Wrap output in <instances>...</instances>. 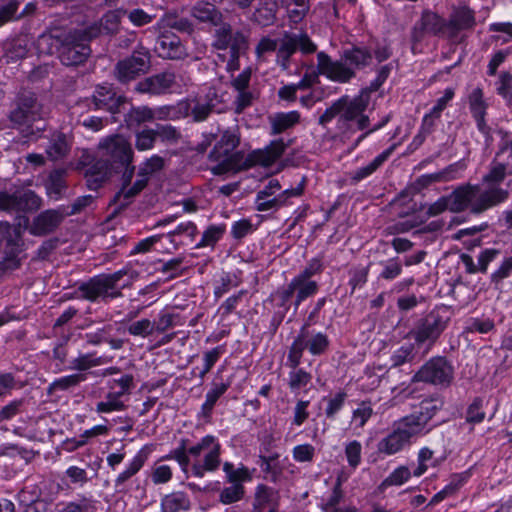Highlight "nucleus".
<instances>
[{
	"label": "nucleus",
	"instance_id": "obj_1",
	"mask_svg": "<svg viewBox=\"0 0 512 512\" xmlns=\"http://www.w3.org/2000/svg\"><path fill=\"white\" fill-rule=\"evenodd\" d=\"M506 167L502 164H495L489 173L483 178L480 186H462L456 189L450 196L442 197L430 205L428 213L436 216L446 209L453 212H460L470 208L474 212L486 210L507 198V190L501 187Z\"/></svg>",
	"mask_w": 512,
	"mask_h": 512
},
{
	"label": "nucleus",
	"instance_id": "obj_2",
	"mask_svg": "<svg viewBox=\"0 0 512 512\" xmlns=\"http://www.w3.org/2000/svg\"><path fill=\"white\" fill-rule=\"evenodd\" d=\"M188 439H181L179 446L172 450L164 459L176 460L183 471L191 464L190 456L198 457L205 452L203 461H195L191 472L195 477L202 478L207 472H215L221 464V444L213 435L204 436L198 443L188 447Z\"/></svg>",
	"mask_w": 512,
	"mask_h": 512
},
{
	"label": "nucleus",
	"instance_id": "obj_3",
	"mask_svg": "<svg viewBox=\"0 0 512 512\" xmlns=\"http://www.w3.org/2000/svg\"><path fill=\"white\" fill-rule=\"evenodd\" d=\"M368 104L367 90H361L355 97L343 96L326 109L320 116L319 123L326 125L336 117L338 129L344 133L364 130L369 124V118L364 114Z\"/></svg>",
	"mask_w": 512,
	"mask_h": 512
},
{
	"label": "nucleus",
	"instance_id": "obj_4",
	"mask_svg": "<svg viewBox=\"0 0 512 512\" xmlns=\"http://www.w3.org/2000/svg\"><path fill=\"white\" fill-rule=\"evenodd\" d=\"M239 144L237 130H225L214 149L209 154V159L214 164L211 171L215 175L235 173L244 168L243 154L236 151Z\"/></svg>",
	"mask_w": 512,
	"mask_h": 512
},
{
	"label": "nucleus",
	"instance_id": "obj_5",
	"mask_svg": "<svg viewBox=\"0 0 512 512\" xmlns=\"http://www.w3.org/2000/svg\"><path fill=\"white\" fill-rule=\"evenodd\" d=\"M126 274V270H119L113 274L95 277L81 286L82 296L88 300L100 297L116 298L121 294L120 289L128 285V282L120 283Z\"/></svg>",
	"mask_w": 512,
	"mask_h": 512
},
{
	"label": "nucleus",
	"instance_id": "obj_6",
	"mask_svg": "<svg viewBox=\"0 0 512 512\" xmlns=\"http://www.w3.org/2000/svg\"><path fill=\"white\" fill-rule=\"evenodd\" d=\"M419 434L402 417L394 423L392 431L377 443V452L385 456L395 455L410 446Z\"/></svg>",
	"mask_w": 512,
	"mask_h": 512
},
{
	"label": "nucleus",
	"instance_id": "obj_7",
	"mask_svg": "<svg viewBox=\"0 0 512 512\" xmlns=\"http://www.w3.org/2000/svg\"><path fill=\"white\" fill-rule=\"evenodd\" d=\"M96 37L95 34L87 32H70L61 40L59 47V58L65 65H78L86 60L90 54L87 42Z\"/></svg>",
	"mask_w": 512,
	"mask_h": 512
},
{
	"label": "nucleus",
	"instance_id": "obj_8",
	"mask_svg": "<svg viewBox=\"0 0 512 512\" xmlns=\"http://www.w3.org/2000/svg\"><path fill=\"white\" fill-rule=\"evenodd\" d=\"M98 151L103 161L112 167L129 166L133 159V150L130 142L121 135L109 136L102 139Z\"/></svg>",
	"mask_w": 512,
	"mask_h": 512
},
{
	"label": "nucleus",
	"instance_id": "obj_9",
	"mask_svg": "<svg viewBox=\"0 0 512 512\" xmlns=\"http://www.w3.org/2000/svg\"><path fill=\"white\" fill-rule=\"evenodd\" d=\"M10 117L14 123L20 126L21 132L25 136H32L35 132L45 129L41 106L32 98L20 104Z\"/></svg>",
	"mask_w": 512,
	"mask_h": 512
},
{
	"label": "nucleus",
	"instance_id": "obj_10",
	"mask_svg": "<svg viewBox=\"0 0 512 512\" xmlns=\"http://www.w3.org/2000/svg\"><path fill=\"white\" fill-rule=\"evenodd\" d=\"M328 346L329 340L326 334L303 328L290 348L289 360L293 365H297L305 349L312 355H320Z\"/></svg>",
	"mask_w": 512,
	"mask_h": 512
},
{
	"label": "nucleus",
	"instance_id": "obj_11",
	"mask_svg": "<svg viewBox=\"0 0 512 512\" xmlns=\"http://www.w3.org/2000/svg\"><path fill=\"white\" fill-rule=\"evenodd\" d=\"M454 368L442 356H436L423 364L414 376L417 382L426 384H449L453 380Z\"/></svg>",
	"mask_w": 512,
	"mask_h": 512
},
{
	"label": "nucleus",
	"instance_id": "obj_12",
	"mask_svg": "<svg viewBox=\"0 0 512 512\" xmlns=\"http://www.w3.org/2000/svg\"><path fill=\"white\" fill-rule=\"evenodd\" d=\"M317 72L336 83H347L355 77V71L346 63L343 55L335 60L323 51L317 54Z\"/></svg>",
	"mask_w": 512,
	"mask_h": 512
},
{
	"label": "nucleus",
	"instance_id": "obj_13",
	"mask_svg": "<svg viewBox=\"0 0 512 512\" xmlns=\"http://www.w3.org/2000/svg\"><path fill=\"white\" fill-rule=\"evenodd\" d=\"M443 400L435 395L429 399H424L420 403V410L415 411L410 415L404 417L409 425L419 434L424 436L431 431V427H427L428 423L435 416V414L443 408Z\"/></svg>",
	"mask_w": 512,
	"mask_h": 512
},
{
	"label": "nucleus",
	"instance_id": "obj_14",
	"mask_svg": "<svg viewBox=\"0 0 512 512\" xmlns=\"http://www.w3.org/2000/svg\"><path fill=\"white\" fill-rule=\"evenodd\" d=\"M41 199L32 191H17L13 194L0 192V209L8 212L33 211L39 209Z\"/></svg>",
	"mask_w": 512,
	"mask_h": 512
},
{
	"label": "nucleus",
	"instance_id": "obj_15",
	"mask_svg": "<svg viewBox=\"0 0 512 512\" xmlns=\"http://www.w3.org/2000/svg\"><path fill=\"white\" fill-rule=\"evenodd\" d=\"M297 50L303 54H311L317 50V45L305 33L300 34H286L281 40L278 57L282 59L283 67H286V61Z\"/></svg>",
	"mask_w": 512,
	"mask_h": 512
},
{
	"label": "nucleus",
	"instance_id": "obj_16",
	"mask_svg": "<svg viewBox=\"0 0 512 512\" xmlns=\"http://www.w3.org/2000/svg\"><path fill=\"white\" fill-rule=\"evenodd\" d=\"M149 67L150 57L148 52L138 51L118 63L117 77L120 81L127 82L141 74H145Z\"/></svg>",
	"mask_w": 512,
	"mask_h": 512
},
{
	"label": "nucleus",
	"instance_id": "obj_17",
	"mask_svg": "<svg viewBox=\"0 0 512 512\" xmlns=\"http://www.w3.org/2000/svg\"><path fill=\"white\" fill-rule=\"evenodd\" d=\"M445 329V323L438 316L430 315L424 319L412 332L415 342L430 350L440 334Z\"/></svg>",
	"mask_w": 512,
	"mask_h": 512
},
{
	"label": "nucleus",
	"instance_id": "obj_18",
	"mask_svg": "<svg viewBox=\"0 0 512 512\" xmlns=\"http://www.w3.org/2000/svg\"><path fill=\"white\" fill-rule=\"evenodd\" d=\"M131 386H110L104 395V399L96 404V412L99 414L111 413L114 411H123L126 408V402L131 394Z\"/></svg>",
	"mask_w": 512,
	"mask_h": 512
},
{
	"label": "nucleus",
	"instance_id": "obj_19",
	"mask_svg": "<svg viewBox=\"0 0 512 512\" xmlns=\"http://www.w3.org/2000/svg\"><path fill=\"white\" fill-rule=\"evenodd\" d=\"M197 227L193 222H182L173 231L163 234V241H168L169 245L163 247L167 253H171L180 246L191 244L196 237Z\"/></svg>",
	"mask_w": 512,
	"mask_h": 512
},
{
	"label": "nucleus",
	"instance_id": "obj_20",
	"mask_svg": "<svg viewBox=\"0 0 512 512\" xmlns=\"http://www.w3.org/2000/svg\"><path fill=\"white\" fill-rule=\"evenodd\" d=\"M414 34L416 39H420L424 34L450 36V25L436 13L425 11L415 26Z\"/></svg>",
	"mask_w": 512,
	"mask_h": 512
},
{
	"label": "nucleus",
	"instance_id": "obj_21",
	"mask_svg": "<svg viewBox=\"0 0 512 512\" xmlns=\"http://www.w3.org/2000/svg\"><path fill=\"white\" fill-rule=\"evenodd\" d=\"M178 84L173 73H163L147 78L137 84V90L141 93L161 94L167 91L176 92Z\"/></svg>",
	"mask_w": 512,
	"mask_h": 512
},
{
	"label": "nucleus",
	"instance_id": "obj_22",
	"mask_svg": "<svg viewBox=\"0 0 512 512\" xmlns=\"http://www.w3.org/2000/svg\"><path fill=\"white\" fill-rule=\"evenodd\" d=\"M151 451L148 445L143 446L128 463L126 468L116 477L114 485L118 492L124 491L126 482L143 468Z\"/></svg>",
	"mask_w": 512,
	"mask_h": 512
},
{
	"label": "nucleus",
	"instance_id": "obj_23",
	"mask_svg": "<svg viewBox=\"0 0 512 512\" xmlns=\"http://www.w3.org/2000/svg\"><path fill=\"white\" fill-rule=\"evenodd\" d=\"M163 166V159L159 156H152L148 159L139 169L138 179L134 183L132 187L123 186L120 191V194L124 195V197L128 198L134 196L138 192H140L147 184L148 176L158 170H160Z\"/></svg>",
	"mask_w": 512,
	"mask_h": 512
},
{
	"label": "nucleus",
	"instance_id": "obj_24",
	"mask_svg": "<svg viewBox=\"0 0 512 512\" xmlns=\"http://www.w3.org/2000/svg\"><path fill=\"white\" fill-rule=\"evenodd\" d=\"M158 55L162 58L180 59L186 56V49L176 35H161L155 47Z\"/></svg>",
	"mask_w": 512,
	"mask_h": 512
},
{
	"label": "nucleus",
	"instance_id": "obj_25",
	"mask_svg": "<svg viewBox=\"0 0 512 512\" xmlns=\"http://www.w3.org/2000/svg\"><path fill=\"white\" fill-rule=\"evenodd\" d=\"M285 144L282 140L273 141L268 147L256 150L249 156V163L252 165L270 166L276 162L285 151Z\"/></svg>",
	"mask_w": 512,
	"mask_h": 512
},
{
	"label": "nucleus",
	"instance_id": "obj_26",
	"mask_svg": "<svg viewBox=\"0 0 512 512\" xmlns=\"http://www.w3.org/2000/svg\"><path fill=\"white\" fill-rule=\"evenodd\" d=\"M317 283L311 279H305L299 276L294 277L283 293V298L288 300L297 292L296 306L306 298L314 295L317 291Z\"/></svg>",
	"mask_w": 512,
	"mask_h": 512
},
{
	"label": "nucleus",
	"instance_id": "obj_27",
	"mask_svg": "<svg viewBox=\"0 0 512 512\" xmlns=\"http://www.w3.org/2000/svg\"><path fill=\"white\" fill-rule=\"evenodd\" d=\"M278 492L265 484H259L255 488L252 511H266L278 509Z\"/></svg>",
	"mask_w": 512,
	"mask_h": 512
},
{
	"label": "nucleus",
	"instance_id": "obj_28",
	"mask_svg": "<svg viewBox=\"0 0 512 512\" xmlns=\"http://www.w3.org/2000/svg\"><path fill=\"white\" fill-rule=\"evenodd\" d=\"M122 102V97H117L110 85L98 86L93 95V103L96 109H107L115 113L119 110Z\"/></svg>",
	"mask_w": 512,
	"mask_h": 512
},
{
	"label": "nucleus",
	"instance_id": "obj_29",
	"mask_svg": "<svg viewBox=\"0 0 512 512\" xmlns=\"http://www.w3.org/2000/svg\"><path fill=\"white\" fill-rule=\"evenodd\" d=\"M246 49V37L240 32L235 33L231 48L224 53H218L219 58H221L223 61L226 60V54L229 55V59L227 60L226 64L227 71L234 72L239 69V56L244 53Z\"/></svg>",
	"mask_w": 512,
	"mask_h": 512
},
{
	"label": "nucleus",
	"instance_id": "obj_30",
	"mask_svg": "<svg viewBox=\"0 0 512 512\" xmlns=\"http://www.w3.org/2000/svg\"><path fill=\"white\" fill-rule=\"evenodd\" d=\"M61 221V215L54 210H47L38 215L30 227V233L41 236L53 231Z\"/></svg>",
	"mask_w": 512,
	"mask_h": 512
},
{
	"label": "nucleus",
	"instance_id": "obj_31",
	"mask_svg": "<svg viewBox=\"0 0 512 512\" xmlns=\"http://www.w3.org/2000/svg\"><path fill=\"white\" fill-rule=\"evenodd\" d=\"M305 180L302 181L294 188L286 189L278 193L273 199H268L267 202H261L259 211H268L274 208L281 207L288 204V200L292 197H300L304 192Z\"/></svg>",
	"mask_w": 512,
	"mask_h": 512
},
{
	"label": "nucleus",
	"instance_id": "obj_32",
	"mask_svg": "<svg viewBox=\"0 0 512 512\" xmlns=\"http://www.w3.org/2000/svg\"><path fill=\"white\" fill-rule=\"evenodd\" d=\"M161 512L188 511L191 507L189 496L182 491L172 492L161 499Z\"/></svg>",
	"mask_w": 512,
	"mask_h": 512
},
{
	"label": "nucleus",
	"instance_id": "obj_33",
	"mask_svg": "<svg viewBox=\"0 0 512 512\" xmlns=\"http://www.w3.org/2000/svg\"><path fill=\"white\" fill-rule=\"evenodd\" d=\"M453 97L454 90L451 88H447L444 91L443 96L437 100L435 106L431 109V111L424 116L422 122V130L425 133L431 132L435 124V120L440 117L442 111L446 108L447 104L453 99Z\"/></svg>",
	"mask_w": 512,
	"mask_h": 512
},
{
	"label": "nucleus",
	"instance_id": "obj_34",
	"mask_svg": "<svg viewBox=\"0 0 512 512\" xmlns=\"http://www.w3.org/2000/svg\"><path fill=\"white\" fill-rule=\"evenodd\" d=\"M71 138L63 133H56L46 147V154L51 160H58L67 155L71 148Z\"/></svg>",
	"mask_w": 512,
	"mask_h": 512
},
{
	"label": "nucleus",
	"instance_id": "obj_35",
	"mask_svg": "<svg viewBox=\"0 0 512 512\" xmlns=\"http://www.w3.org/2000/svg\"><path fill=\"white\" fill-rule=\"evenodd\" d=\"M342 55L346 63L351 66L355 72L365 68L372 63L371 53L363 47H353L351 49H347L343 52Z\"/></svg>",
	"mask_w": 512,
	"mask_h": 512
},
{
	"label": "nucleus",
	"instance_id": "obj_36",
	"mask_svg": "<svg viewBox=\"0 0 512 512\" xmlns=\"http://www.w3.org/2000/svg\"><path fill=\"white\" fill-rule=\"evenodd\" d=\"M300 121V114L297 111L280 112L270 117V124L273 134H280Z\"/></svg>",
	"mask_w": 512,
	"mask_h": 512
},
{
	"label": "nucleus",
	"instance_id": "obj_37",
	"mask_svg": "<svg viewBox=\"0 0 512 512\" xmlns=\"http://www.w3.org/2000/svg\"><path fill=\"white\" fill-rule=\"evenodd\" d=\"M192 14L197 20L213 26H218L222 20L221 13L213 4L208 2L197 3L192 10Z\"/></svg>",
	"mask_w": 512,
	"mask_h": 512
},
{
	"label": "nucleus",
	"instance_id": "obj_38",
	"mask_svg": "<svg viewBox=\"0 0 512 512\" xmlns=\"http://www.w3.org/2000/svg\"><path fill=\"white\" fill-rule=\"evenodd\" d=\"M413 475V471L409 469L408 466L400 465L396 467L378 486V490L380 492H384L387 488L392 486H402L407 483L411 476Z\"/></svg>",
	"mask_w": 512,
	"mask_h": 512
},
{
	"label": "nucleus",
	"instance_id": "obj_39",
	"mask_svg": "<svg viewBox=\"0 0 512 512\" xmlns=\"http://www.w3.org/2000/svg\"><path fill=\"white\" fill-rule=\"evenodd\" d=\"M444 461V458H435L434 452L428 448L423 447L419 450L417 455V466L413 470V476L420 477L426 471L429 467L436 468L441 465V463Z\"/></svg>",
	"mask_w": 512,
	"mask_h": 512
},
{
	"label": "nucleus",
	"instance_id": "obj_40",
	"mask_svg": "<svg viewBox=\"0 0 512 512\" xmlns=\"http://www.w3.org/2000/svg\"><path fill=\"white\" fill-rule=\"evenodd\" d=\"M125 14L124 10H113L107 12L103 18L101 19V23L99 27L91 28L88 33L95 34L96 36L102 32L105 33H115L118 31L120 27V20L122 16Z\"/></svg>",
	"mask_w": 512,
	"mask_h": 512
},
{
	"label": "nucleus",
	"instance_id": "obj_41",
	"mask_svg": "<svg viewBox=\"0 0 512 512\" xmlns=\"http://www.w3.org/2000/svg\"><path fill=\"white\" fill-rule=\"evenodd\" d=\"M448 25L450 36H453L458 30L471 28L474 25V15L467 7H461L454 11Z\"/></svg>",
	"mask_w": 512,
	"mask_h": 512
},
{
	"label": "nucleus",
	"instance_id": "obj_42",
	"mask_svg": "<svg viewBox=\"0 0 512 512\" xmlns=\"http://www.w3.org/2000/svg\"><path fill=\"white\" fill-rule=\"evenodd\" d=\"M289 20L293 23L301 22L309 11V0H283Z\"/></svg>",
	"mask_w": 512,
	"mask_h": 512
},
{
	"label": "nucleus",
	"instance_id": "obj_43",
	"mask_svg": "<svg viewBox=\"0 0 512 512\" xmlns=\"http://www.w3.org/2000/svg\"><path fill=\"white\" fill-rule=\"evenodd\" d=\"M470 102V109L472 111V114L477 122L478 128L485 132V122H484V115H485V103L483 101V94L480 89H475L471 93L469 97Z\"/></svg>",
	"mask_w": 512,
	"mask_h": 512
},
{
	"label": "nucleus",
	"instance_id": "obj_44",
	"mask_svg": "<svg viewBox=\"0 0 512 512\" xmlns=\"http://www.w3.org/2000/svg\"><path fill=\"white\" fill-rule=\"evenodd\" d=\"M223 471L225 472L227 482L230 484L250 482L252 480V474L249 469L241 465L238 468L234 467L231 462H225L223 464Z\"/></svg>",
	"mask_w": 512,
	"mask_h": 512
},
{
	"label": "nucleus",
	"instance_id": "obj_45",
	"mask_svg": "<svg viewBox=\"0 0 512 512\" xmlns=\"http://www.w3.org/2000/svg\"><path fill=\"white\" fill-rule=\"evenodd\" d=\"M392 148L383 151L371 163L354 171L352 179L361 181L374 173L391 155Z\"/></svg>",
	"mask_w": 512,
	"mask_h": 512
},
{
	"label": "nucleus",
	"instance_id": "obj_46",
	"mask_svg": "<svg viewBox=\"0 0 512 512\" xmlns=\"http://www.w3.org/2000/svg\"><path fill=\"white\" fill-rule=\"evenodd\" d=\"M245 487L241 483H234L224 487L219 494V501L224 505L239 502L245 497Z\"/></svg>",
	"mask_w": 512,
	"mask_h": 512
},
{
	"label": "nucleus",
	"instance_id": "obj_47",
	"mask_svg": "<svg viewBox=\"0 0 512 512\" xmlns=\"http://www.w3.org/2000/svg\"><path fill=\"white\" fill-rule=\"evenodd\" d=\"M259 465L263 472L270 475L273 482H276L282 473V468L279 464V454L277 453L268 456L260 455Z\"/></svg>",
	"mask_w": 512,
	"mask_h": 512
},
{
	"label": "nucleus",
	"instance_id": "obj_48",
	"mask_svg": "<svg viewBox=\"0 0 512 512\" xmlns=\"http://www.w3.org/2000/svg\"><path fill=\"white\" fill-rule=\"evenodd\" d=\"M96 503L92 497L79 495L76 500L65 504L60 512H96Z\"/></svg>",
	"mask_w": 512,
	"mask_h": 512
},
{
	"label": "nucleus",
	"instance_id": "obj_49",
	"mask_svg": "<svg viewBox=\"0 0 512 512\" xmlns=\"http://www.w3.org/2000/svg\"><path fill=\"white\" fill-rule=\"evenodd\" d=\"M214 46L219 51H227L231 48L235 34L231 33V27L225 23L216 26Z\"/></svg>",
	"mask_w": 512,
	"mask_h": 512
},
{
	"label": "nucleus",
	"instance_id": "obj_50",
	"mask_svg": "<svg viewBox=\"0 0 512 512\" xmlns=\"http://www.w3.org/2000/svg\"><path fill=\"white\" fill-rule=\"evenodd\" d=\"M225 232L224 225H211L203 233L201 240L196 244V248L213 247L223 236Z\"/></svg>",
	"mask_w": 512,
	"mask_h": 512
},
{
	"label": "nucleus",
	"instance_id": "obj_51",
	"mask_svg": "<svg viewBox=\"0 0 512 512\" xmlns=\"http://www.w3.org/2000/svg\"><path fill=\"white\" fill-rule=\"evenodd\" d=\"M343 479L341 476H338L334 487L332 489L331 494L322 500L321 509L324 512H327L335 507H338L339 503L343 499L344 493L342 489Z\"/></svg>",
	"mask_w": 512,
	"mask_h": 512
},
{
	"label": "nucleus",
	"instance_id": "obj_52",
	"mask_svg": "<svg viewBox=\"0 0 512 512\" xmlns=\"http://www.w3.org/2000/svg\"><path fill=\"white\" fill-rule=\"evenodd\" d=\"M228 386H216L206 394V400L202 404L203 417L209 418L218 399L226 392Z\"/></svg>",
	"mask_w": 512,
	"mask_h": 512
},
{
	"label": "nucleus",
	"instance_id": "obj_53",
	"mask_svg": "<svg viewBox=\"0 0 512 512\" xmlns=\"http://www.w3.org/2000/svg\"><path fill=\"white\" fill-rule=\"evenodd\" d=\"M276 17V5L274 3H265L261 5L254 13V19L260 25L268 26L272 24Z\"/></svg>",
	"mask_w": 512,
	"mask_h": 512
},
{
	"label": "nucleus",
	"instance_id": "obj_54",
	"mask_svg": "<svg viewBox=\"0 0 512 512\" xmlns=\"http://www.w3.org/2000/svg\"><path fill=\"white\" fill-rule=\"evenodd\" d=\"M472 476V467L460 472L454 473L450 477L449 483L444 487L450 496H453L462 488Z\"/></svg>",
	"mask_w": 512,
	"mask_h": 512
},
{
	"label": "nucleus",
	"instance_id": "obj_55",
	"mask_svg": "<svg viewBox=\"0 0 512 512\" xmlns=\"http://www.w3.org/2000/svg\"><path fill=\"white\" fill-rule=\"evenodd\" d=\"M483 404L484 400L480 397L473 400L466 412L467 422L477 424L484 420L485 412L483 410Z\"/></svg>",
	"mask_w": 512,
	"mask_h": 512
},
{
	"label": "nucleus",
	"instance_id": "obj_56",
	"mask_svg": "<svg viewBox=\"0 0 512 512\" xmlns=\"http://www.w3.org/2000/svg\"><path fill=\"white\" fill-rule=\"evenodd\" d=\"M362 445L359 441L353 440L346 444L345 455L351 468L356 469L361 463Z\"/></svg>",
	"mask_w": 512,
	"mask_h": 512
},
{
	"label": "nucleus",
	"instance_id": "obj_57",
	"mask_svg": "<svg viewBox=\"0 0 512 512\" xmlns=\"http://www.w3.org/2000/svg\"><path fill=\"white\" fill-rule=\"evenodd\" d=\"M281 190V185L278 180L271 179L265 185V187L260 190L256 197V208L259 211V206L261 202H267L268 199H273L272 196H276L277 193Z\"/></svg>",
	"mask_w": 512,
	"mask_h": 512
},
{
	"label": "nucleus",
	"instance_id": "obj_58",
	"mask_svg": "<svg viewBox=\"0 0 512 512\" xmlns=\"http://www.w3.org/2000/svg\"><path fill=\"white\" fill-rule=\"evenodd\" d=\"M156 139V132L152 129H143L136 134L135 146L139 151L152 149Z\"/></svg>",
	"mask_w": 512,
	"mask_h": 512
},
{
	"label": "nucleus",
	"instance_id": "obj_59",
	"mask_svg": "<svg viewBox=\"0 0 512 512\" xmlns=\"http://www.w3.org/2000/svg\"><path fill=\"white\" fill-rule=\"evenodd\" d=\"M345 398L346 394L342 392L337 393L334 397L328 399L323 398V401H327V407L325 409L327 418H334V416L342 409Z\"/></svg>",
	"mask_w": 512,
	"mask_h": 512
},
{
	"label": "nucleus",
	"instance_id": "obj_60",
	"mask_svg": "<svg viewBox=\"0 0 512 512\" xmlns=\"http://www.w3.org/2000/svg\"><path fill=\"white\" fill-rule=\"evenodd\" d=\"M292 454L294 460L297 462H311L315 455V448L311 444L307 443L297 445L293 448Z\"/></svg>",
	"mask_w": 512,
	"mask_h": 512
},
{
	"label": "nucleus",
	"instance_id": "obj_61",
	"mask_svg": "<svg viewBox=\"0 0 512 512\" xmlns=\"http://www.w3.org/2000/svg\"><path fill=\"white\" fill-rule=\"evenodd\" d=\"M497 92L506 101L512 99V75L510 73H502L497 83Z\"/></svg>",
	"mask_w": 512,
	"mask_h": 512
},
{
	"label": "nucleus",
	"instance_id": "obj_62",
	"mask_svg": "<svg viewBox=\"0 0 512 512\" xmlns=\"http://www.w3.org/2000/svg\"><path fill=\"white\" fill-rule=\"evenodd\" d=\"M65 475L69 478L70 483L78 484L79 486H84L89 481L86 470L78 466L68 467Z\"/></svg>",
	"mask_w": 512,
	"mask_h": 512
},
{
	"label": "nucleus",
	"instance_id": "obj_63",
	"mask_svg": "<svg viewBox=\"0 0 512 512\" xmlns=\"http://www.w3.org/2000/svg\"><path fill=\"white\" fill-rule=\"evenodd\" d=\"M108 171H96V166H92L85 171L87 184L91 189H97L98 186L107 178Z\"/></svg>",
	"mask_w": 512,
	"mask_h": 512
},
{
	"label": "nucleus",
	"instance_id": "obj_64",
	"mask_svg": "<svg viewBox=\"0 0 512 512\" xmlns=\"http://www.w3.org/2000/svg\"><path fill=\"white\" fill-rule=\"evenodd\" d=\"M153 331V324L148 319H142L132 323L128 327V332L134 336L146 337Z\"/></svg>",
	"mask_w": 512,
	"mask_h": 512
}]
</instances>
